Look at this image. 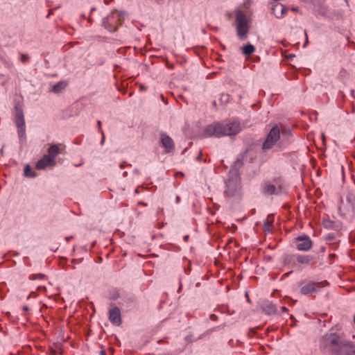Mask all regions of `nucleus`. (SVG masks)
<instances>
[{
	"mask_svg": "<svg viewBox=\"0 0 355 355\" xmlns=\"http://www.w3.org/2000/svg\"><path fill=\"white\" fill-rule=\"evenodd\" d=\"M320 347L335 355H355V344L344 340L339 334H324Z\"/></svg>",
	"mask_w": 355,
	"mask_h": 355,
	"instance_id": "nucleus-1",
	"label": "nucleus"
},
{
	"mask_svg": "<svg viewBox=\"0 0 355 355\" xmlns=\"http://www.w3.org/2000/svg\"><path fill=\"white\" fill-rule=\"evenodd\" d=\"M240 130V125L236 122L225 124L215 123L208 125L205 130V134L209 137L215 136L220 137L225 135H234Z\"/></svg>",
	"mask_w": 355,
	"mask_h": 355,
	"instance_id": "nucleus-2",
	"label": "nucleus"
},
{
	"mask_svg": "<svg viewBox=\"0 0 355 355\" xmlns=\"http://www.w3.org/2000/svg\"><path fill=\"white\" fill-rule=\"evenodd\" d=\"M243 165V157L238 158L230 171V178L226 183L227 193L233 196L241 189V178L239 169Z\"/></svg>",
	"mask_w": 355,
	"mask_h": 355,
	"instance_id": "nucleus-3",
	"label": "nucleus"
},
{
	"mask_svg": "<svg viewBox=\"0 0 355 355\" xmlns=\"http://www.w3.org/2000/svg\"><path fill=\"white\" fill-rule=\"evenodd\" d=\"M280 138V129L277 125H275L270 129L267 135L266 138L263 143L262 149L263 150H268L272 148L277 145Z\"/></svg>",
	"mask_w": 355,
	"mask_h": 355,
	"instance_id": "nucleus-4",
	"label": "nucleus"
},
{
	"mask_svg": "<svg viewBox=\"0 0 355 355\" xmlns=\"http://www.w3.org/2000/svg\"><path fill=\"white\" fill-rule=\"evenodd\" d=\"M338 210L343 218L352 214L355 210V197L349 194L346 196L345 200L341 198Z\"/></svg>",
	"mask_w": 355,
	"mask_h": 355,
	"instance_id": "nucleus-5",
	"label": "nucleus"
},
{
	"mask_svg": "<svg viewBox=\"0 0 355 355\" xmlns=\"http://www.w3.org/2000/svg\"><path fill=\"white\" fill-rule=\"evenodd\" d=\"M263 192L268 195H279L285 193V189L280 181H275V183H266L263 187Z\"/></svg>",
	"mask_w": 355,
	"mask_h": 355,
	"instance_id": "nucleus-6",
	"label": "nucleus"
},
{
	"mask_svg": "<svg viewBox=\"0 0 355 355\" xmlns=\"http://www.w3.org/2000/svg\"><path fill=\"white\" fill-rule=\"evenodd\" d=\"M296 248L300 251H307L312 246V241L308 236H300L295 239Z\"/></svg>",
	"mask_w": 355,
	"mask_h": 355,
	"instance_id": "nucleus-7",
	"label": "nucleus"
},
{
	"mask_svg": "<svg viewBox=\"0 0 355 355\" xmlns=\"http://www.w3.org/2000/svg\"><path fill=\"white\" fill-rule=\"evenodd\" d=\"M47 153V155L52 160L55 161V158L59 154L65 153V145L62 144H51L48 148Z\"/></svg>",
	"mask_w": 355,
	"mask_h": 355,
	"instance_id": "nucleus-8",
	"label": "nucleus"
},
{
	"mask_svg": "<svg viewBox=\"0 0 355 355\" xmlns=\"http://www.w3.org/2000/svg\"><path fill=\"white\" fill-rule=\"evenodd\" d=\"M321 287L320 283L310 282L302 286L300 292L303 295H308L318 292Z\"/></svg>",
	"mask_w": 355,
	"mask_h": 355,
	"instance_id": "nucleus-9",
	"label": "nucleus"
},
{
	"mask_svg": "<svg viewBox=\"0 0 355 355\" xmlns=\"http://www.w3.org/2000/svg\"><path fill=\"white\" fill-rule=\"evenodd\" d=\"M236 22L238 35L242 38L244 36V12L242 10L236 11Z\"/></svg>",
	"mask_w": 355,
	"mask_h": 355,
	"instance_id": "nucleus-10",
	"label": "nucleus"
},
{
	"mask_svg": "<svg viewBox=\"0 0 355 355\" xmlns=\"http://www.w3.org/2000/svg\"><path fill=\"white\" fill-rule=\"evenodd\" d=\"M160 142L162 147L164 148V152L168 153L174 150V143L173 139L164 133H162L160 136Z\"/></svg>",
	"mask_w": 355,
	"mask_h": 355,
	"instance_id": "nucleus-11",
	"label": "nucleus"
},
{
	"mask_svg": "<svg viewBox=\"0 0 355 355\" xmlns=\"http://www.w3.org/2000/svg\"><path fill=\"white\" fill-rule=\"evenodd\" d=\"M55 161L52 160L47 155H44L42 158L39 159L36 163V168L42 170L48 166H53Z\"/></svg>",
	"mask_w": 355,
	"mask_h": 355,
	"instance_id": "nucleus-12",
	"label": "nucleus"
},
{
	"mask_svg": "<svg viewBox=\"0 0 355 355\" xmlns=\"http://www.w3.org/2000/svg\"><path fill=\"white\" fill-rule=\"evenodd\" d=\"M15 123L19 128V134L23 136L25 132V121L24 114L21 110H18L15 114Z\"/></svg>",
	"mask_w": 355,
	"mask_h": 355,
	"instance_id": "nucleus-13",
	"label": "nucleus"
},
{
	"mask_svg": "<svg viewBox=\"0 0 355 355\" xmlns=\"http://www.w3.org/2000/svg\"><path fill=\"white\" fill-rule=\"evenodd\" d=\"M109 318L110 321L115 324L119 325L121 323V313L118 307H114L110 310Z\"/></svg>",
	"mask_w": 355,
	"mask_h": 355,
	"instance_id": "nucleus-14",
	"label": "nucleus"
},
{
	"mask_svg": "<svg viewBox=\"0 0 355 355\" xmlns=\"http://www.w3.org/2000/svg\"><path fill=\"white\" fill-rule=\"evenodd\" d=\"M272 10L277 18H282L287 12V8L282 4H275L272 6Z\"/></svg>",
	"mask_w": 355,
	"mask_h": 355,
	"instance_id": "nucleus-15",
	"label": "nucleus"
},
{
	"mask_svg": "<svg viewBox=\"0 0 355 355\" xmlns=\"http://www.w3.org/2000/svg\"><path fill=\"white\" fill-rule=\"evenodd\" d=\"M293 258L295 259L299 263L303 265H309L312 258L309 255L297 254L293 255Z\"/></svg>",
	"mask_w": 355,
	"mask_h": 355,
	"instance_id": "nucleus-16",
	"label": "nucleus"
},
{
	"mask_svg": "<svg viewBox=\"0 0 355 355\" xmlns=\"http://www.w3.org/2000/svg\"><path fill=\"white\" fill-rule=\"evenodd\" d=\"M115 18L114 14L112 13L110 15L107 16L103 19V26L109 30L110 31H115L116 30V28H112V27L110 26V22Z\"/></svg>",
	"mask_w": 355,
	"mask_h": 355,
	"instance_id": "nucleus-17",
	"label": "nucleus"
},
{
	"mask_svg": "<svg viewBox=\"0 0 355 355\" xmlns=\"http://www.w3.org/2000/svg\"><path fill=\"white\" fill-rule=\"evenodd\" d=\"M263 311L267 314H272L277 311V309L272 302H267L263 305Z\"/></svg>",
	"mask_w": 355,
	"mask_h": 355,
	"instance_id": "nucleus-18",
	"label": "nucleus"
},
{
	"mask_svg": "<svg viewBox=\"0 0 355 355\" xmlns=\"http://www.w3.org/2000/svg\"><path fill=\"white\" fill-rule=\"evenodd\" d=\"M67 86V83H64V82H59L58 83H56L53 87V89H52V91L54 92V93H59L61 91H62L63 89H65Z\"/></svg>",
	"mask_w": 355,
	"mask_h": 355,
	"instance_id": "nucleus-19",
	"label": "nucleus"
},
{
	"mask_svg": "<svg viewBox=\"0 0 355 355\" xmlns=\"http://www.w3.org/2000/svg\"><path fill=\"white\" fill-rule=\"evenodd\" d=\"M274 219L272 216H268L264 223V230L267 232H270L272 227Z\"/></svg>",
	"mask_w": 355,
	"mask_h": 355,
	"instance_id": "nucleus-20",
	"label": "nucleus"
},
{
	"mask_svg": "<svg viewBox=\"0 0 355 355\" xmlns=\"http://www.w3.org/2000/svg\"><path fill=\"white\" fill-rule=\"evenodd\" d=\"M255 51V48L250 44H245V62L248 60L250 55Z\"/></svg>",
	"mask_w": 355,
	"mask_h": 355,
	"instance_id": "nucleus-21",
	"label": "nucleus"
},
{
	"mask_svg": "<svg viewBox=\"0 0 355 355\" xmlns=\"http://www.w3.org/2000/svg\"><path fill=\"white\" fill-rule=\"evenodd\" d=\"M55 347H50V352H51V355H56V354L58 352H60V354L62 353V348H61V345L60 343H55Z\"/></svg>",
	"mask_w": 355,
	"mask_h": 355,
	"instance_id": "nucleus-22",
	"label": "nucleus"
},
{
	"mask_svg": "<svg viewBox=\"0 0 355 355\" xmlns=\"http://www.w3.org/2000/svg\"><path fill=\"white\" fill-rule=\"evenodd\" d=\"M24 174L26 177H35L36 173L35 171H33L31 167L29 165H26L24 167Z\"/></svg>",
	"mask_w": 355,
	"mask_h": 355,
	"instance_id": "nucleus-23",
	"label": "nucleus"
},
{
	"mask_svg": "<svg viewBox=\"0 0 355 355\" xmlns=\"http://www.w3.org/2000/svg\"><path fill=\"white\" fill-rule=\"evenodd\" d=\"M45 278V276L43 274H38V275H31L30 277H29V279L31 280H34V279H43Z\"/></svg>",
	"mask_w": 355,
	"mask_h": 355,
	"instance_id": "nucleus-24",
	"label": "nucleus"
},
{
	"mask_svg": "<svg viewBox=\"0 0 355 355\" xmlns=\"http://www.w3.org/2000/svg\"><path fill=\"white\" fill-rule=\"evenodd\" d=\"M220 101L227 103L229 101V96L227 94H223L220 97Z\"/></svg>",
	"mask_w": 355,
	"mask_h": 355,
	"instance_id": "nucleus-25",
	"label": "nucleus"
},
{
	"mask_svg": "<svg viewBox=\"0 0 355 355\" xmlns=\"http://www.w3.org/2000/svg\"><path fill=\"white\" fill-rule=\"evenodd\" d=\"M250 2L248 0H245V6H247V4H249ZM247 14H248V12L247 10H245V30L247 29V26H248V20L247 19Z\"/></svg>",
	"mask_w": 355,
	"mask_h": 355,
	"instance_id": "nucleus-26",
	"label": "nucleus"
},
{
	"mask_svg": "<svg viewBox=\"0 0 355 355\" xmlns=\"http://www.w3.org/2000/svg\"><path fill=\"white\" fill-rule=\"evenodd\" d=\"M21 59L23 62H25L28 60V57L23 54L21 55Z\"/></svg>",
	"mask_w": 355,
	"mask_h": 355,
	"instance_id": "nucleus-27",
	"label": "nucleus"
},
{
	"mask_svg": "<svg viewBox=\"0 0 355 355\" xmlns=\"http://www.w3.org/2000/svg\"><path fill=\"white\" fill-rule=\"evenodd\" d=\"M331 248L332 250H336L338 248V244L337 243H331Z\"/></svg>",
	"mask_w": 355,
	"mask_h": 355,
	"instance_id": "nucleus-28",
	"label": "nucleus"
},
{
	"mask_svg": "<svg viewBox=\"0 0 355 355\" xmlns=\"http://www.w3.org/2000/svg\"><path fill=\"white\" fill-rule=\"evenodd\" d=\"M210 318H211V320L215 321L217 319V316L216 315H214V314H212V315H210Z\"/></svg>",
	"mask_w": 355,
	"mask_h": 355,
	"instance_id": "nucleus-29",
	"label": "nucleus"
},
{
	"mask_svg": "<svg viewBox=\"0 0 355 355\" xmlns=\"http://www.w3.org/2000/svg\"><path fill=\"white\" fill-rule=\"evenodd\" d=\"M334 239V236L331 235V234H329L327 236V240H332Z\"/></svg>",
	"mask_w": 355,
	"mask_h": 355,
	"instance_id": "nucleus-30",
	"label": "nucleus"
},
{
	"mask_svg": "<svg viewBox=\"0 0 355 355\" xmlns=\"http://www.w3.org/2000/svg\"><path fill=\"white\" fill-rule=\"evenodd\" d=\"M240 50L241 51L242 53L244 54V46H241Z\"/></svg>",
	"mask_w": 355,
	"mask_h": 355,
	"instance_id": "nucleus-31",
	"label": "nucleus"
},
{
	"mask_svg": "<svg viewBox=\"0 0 355 355\" xmlns=\"http://www.w3.org/2000/svg\"><path fill=\"white\" fill-rule=\"evenodd\" d=\"M106 353H105V350H101V352H100V355H105Z\"/></svg>",
	"mask_w": 355,
	"mask_h": 355,
	"instance_id": "nucleus-32",
	"label": "nucleus"
},
{
	"mask_svg": "<svg viewBox=\"0 0 355 355\" xmlns=\"http://www.w3.org/2000/svg\"><path fill=\"white\" fill-rule=\"evenodd\" d=\"M336 257V254H329V258H330V259H332V258H334V257Z\"/></svg>",
	"mask_w": 355,
	"mask_h": 355,
	"instance_id": "nucleus-33",
	"label": "nucleus"
},
{
	"mask_svg": "<svg viewBox=\"0 0 355 355\" xmlns=\"http://www.w3.org/2000/svg\"><path fill=\"white\" fill-rule=\"evenodd\" d=\"M245 298L247 299L248 302H250V298H249V297H248L247 293H245Z\"/></svg>",
	"mask_w": 355,
	"mask_h": 355,
	"instance_id": "nucleus-34",
	"label": "nucleus"
},
{
	"mask_svg": "<svg viewBox=\"0 0 355 355\" xmlns=\"http://www.w3.org/2000/svg\"><path fill=\"white\" fill-rule=\"evenodd\" d=\"M292 10H293L294 12H297L298 9L297 8H293Z\"/></svg>",
	"mask_w": 355,
	"mask_h": 355,
	"instance_id": "nucleus-35",
	"label": "nucleus"
},
{
	"mask_svg": "<svg viewBox=\"0 0 355 355\" xmlns=\"http://www.w3.org/2000/svg\"><path fill=\"white\" fill-rule=\"evenodd\" d=\"M139 204H141V205H144V206H146V205H146V203L141 202H139Z\"/></svg>",
	"mask_w": 355,
	"mask_h": 355,
	"instance_id": "nucleus-36",
	"label": "nucleus"
},
{
	"mask_svg": "<svg viewBox=\"0 0 355 355\" xmlns=\"http://www.w3.org/2000/svg\"><path fill=\"white\" fill-rule=\"evenodd\" d=\"M98 126H99V127L101 125V121H98Z\"/></svg>",
	"mask_w": 355,
	"mask_h": 355,
	"instance_id": "nucleus-37",
	"label": "nucleus"
},
{
	"mask_svg": "<svg viewBox=\"0 0 355 355\" xmlns=\"http://www.w3.org/2000/svg\"><path fill=\"white\" fill-rule=\"evenodd\" d=\"M282 309L283 311H286L287 310V309L286 307H284V306H282Z\"/></svg>",
	"mask_w": 355,
	"mask_h": 355,
	"instance_id": "nucleus-38",
	"label": "nucleus"
},
{
	"mask_svg": "<svg viewBox=\"0 0 355 355\" xmlns=\"http://www.w3.org/2000/svg\"><path fill=\"white\" fill-rule=\"evenodd\" d=\"M306 36L307 37V35H306ZM307 41H308V39L306 38V41L305 42V44H304V46H306V43H307Z\"/></svg>",
	"mask_w": 355,
	"mask_h": 355,
	"instance_id": "nucleus-39",
	"label": "nucleus"
},
{
	"mask_svg": "<svg viewBox=\"0 0 355 355\" xmlns=\"http://www.w3.org/2000/svg\"><path fill=\"white\" fill-rule=\"evenodd\" d=\"M25 311H27L28 310V308L27 307H24V309Z\"/></svg>",
	"mask_w": 355,
	"mask_h": 355,
	"instance_id": "nucleus-40",
	"label": "nucleus"
}]
</instances>
